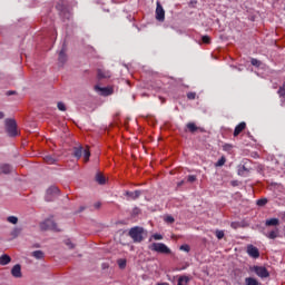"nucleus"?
<instances>
[{
	"mask_svg": "<svg viewBox=\"0 0 285 285\" xmlns=\"http://www.w3.org/2000/svg\"><path fill=\"white\" fill-rule=\"evenodd\" d=\"M4 130L8 137H19V131L17 130V120L12 118H7L4 120Z\"/></svg>",
	"mask_w": 285,
	"mask_h": 285,
	"instance_id": "f257e3e1",
	"label": "nucleus"
},
{
	"mask_svg": "<svg viewBox=\"0 0 285 285\" xmlns=\"http://www.w3.org/2000/svg\"><path fill=\"white\" fill-rule=\"evenodd\" d=\"M73 157H76V159H81V157H83L85 161H89L90 149H88V147L83 148V146L78 145L73 147Z\"/></svg>",
	"mask_w": 285,
	"mask_h": 285,
	"instance_id": "f03ea898",
	"label": "nucleus"
},
{
	"mask_svg": "<svg viewBox=\"0 0 285 285\" xmlns=\"http://www.w3.org/2000/svg\"><path fill=\"white\" fill-rule=\"evenodd\" d=\"M149 250L160 253V255H170V253H173V250H170L164 243H153L149 245Z\"/></svg>",
	"mask_w": 285,
	"mask_h": 285,
	"instance_id": "7ed1b4c3",
	"label": "nucleus"
},
{
	"mask_svg": "<svg viewBox=\"0 0 285 285\" xmlns=\"http://www.w3.org/2000/svg\"><path fill=\"white\" fill-rule=\"evenodd\" d=\"M129 237L134 239L135 244H140V242H144V228L132 227L129 230Z\"/></svg>",
	"mask_w": 285,
	"mask_h": 285,
	"instance_id": "20e7f679",
	"label": "nucleus"
},
{
	"mask_svg": "<svg viewBox=\"0 0 285 285\" xmlns=\"http://www.w3.org/2000/svg\"><path fill=\"white\" fill-rule=\"evenodd\" d=\"M41 230H56L59 232L57 223L52 218H49L40 224Z\"/></svg>",
	"mask_w": 285,
	"mask_h": 285,
	"instance_id": "39448f33",
	"label": "nucleus"
},
{
	"mask_svg": "<svg viewBox=\"0 0 285 285\" xmlns=\"http://www.w3.org/2000/svg\"><path fill=\"white\" fill-rule=\"evenodd\" d=\"M59 195V187L57 186H51L47 189L46 191V202H52V199H55V197H58Z\"/></svg>",
	"mask_w": 285,
	"mask_h": 285,
	"instance_id": "423d86ee",
	"label": "nucleus"
},
{
	"mask_svg": "<svg viewBox=\"0 0 285 285\" xmlns=\"http://www.w3.org/2000/svg\"><path fill=\"white\" fill-rule=\"evenodd\" d=\"M250 271H253L254 273H256V275L258 277H262V278H266V277H269V273H268V269H266V267H263V266H254L250 268Z\"/></svg>",
	"mask_w": 285,
	"mask_h": 285,
	"instance_id": "0eeeda50",
	"label": "nucleus"
},
{
	"mask_svg": "<svg viewBox=\"0 0 285 285\" xmlns=\"http://www.w3.org/2000/svg\"><path fill=\"white\" fill-rule=\"evenodd\" d=\"M156 19L157 21H164L166 19V11L164 10V7H161V3L157 2L156 7Z\"/></svg>",
	"mask_w": 285,
	"mask_h": 285,
	"instance_id": "6e6552de",
	"label": "nucleus"
},
{
	"mask_svg": "<svg viewBox=\"0 0 285 285\" xmlns=\"http://www.w3.org/2000/svg\"><path fill=\"white\" fill-rule=\"evenodd\" d=\"M42 159L46 164H49L50 166L57 164L59 161V156L57 155H45L42 156Z\"/></svg>",
	"mask_w": 285,
	"mask_h": 285,
	"instance_id": "1a4fd4ad",
	"label": "nucleus"
},
{
	"mask_svg": "<svg viewBox=\"0 0 285 285\" xmlns=\"http://www.w3.org/2000/svg\"><path fill=\"white\" fill-rule=\"evenodd\" d=\"M247 255H249V257H253L254 259H257L259 257V249L253 245H248Z\"/></svg>",
	"mask_w": 285,
	"mask_h": 285,
	"instance_id": "9d476101",
	"label": "nucleus"
},
{
	"mask_svg": "<svg viewBox=\"0 0 285 285\" xmlns=\"http://www.w3.org/2000/svg\"><path fill=\"white\" fill-rule=\"evenodd\" d=\"M96 90H97L98 92H100V95H101L102 97H108V96L112 95V88H110V87H104V88H101V87H99V86H96Z\"/></svg>",
	"mask_w": 285,
	"mask_h": 285,
	"instance_id": "9b49d317",
	"label": "nucleus"
},
{
	"mask_svg": "<svg viewBox=\"0 0 285 285\" xmlns=\"http://www.w3.org/2000/svg\"><path fill=\"white\" fill-rule=\"evenodd\" d=\"M265 237H267V239H277V237H279V228L275 227L274 229L265 233Z\"/></svg>",
	"mask_w": 285,
	"mask_h": 285,
	"instance_id": "f8f14e48",
	"label": "nucleus"
},
{
	"mask_svg": "<svg viewBox=\"0 0 285 285\" xmlns=\"http://www.w3.org/2000/svg\"><path fill=\"white\" fill-rule=\"evenodd\" d=\"M11 275L12 277H22V274H21V265L17 264L14 265L12 268H11Z\"/></svg>",
	"mask_w": 285,
	"mask_h": 285,
	"instance_id": "ddd939ff",
	"label": "nucleus"
},
{
	"mask_svg": "<svg viewBox=\"0 0 285 285\" xmlns=\"http://www.w3.org/2000/svg\"><path fill=\"white\" fill-rule=\"evenodd\" d=\"M12 262V258L8 254H3L0 256V266H8Z\"/></svg>",
	"mask_w": 285,
	"mask_h": 285,
	"instance_id": "4468645a",
	"label": "nucleus"
},
{
	"mask_svg": "<svg viewBox=\"0 0 285 285\" xmlns=\"http://www.w3.org/2000/svg\"><path fill=\"white\" fill-rule=\"evenodd\" d=\"M66 61H68V55H66V50L62 49L59 52L58 62L60 66H63L66 63Z\"/></svg>",
	"mask_w": 285,
	"mask_h": 285,
	"instance_id": "2eb2a0df",
	"label": "nucleus"
},
{
	"mask_svg": "<svg viewBox=\"0 0 285 285\" xmlns=\"http://www.w3.org/2000/svg\"><path fill=\"white\" fill-rule=\"evenodd\" d=\"M111 73L109 70L99 69L98 70V79H110Z\"/></svg>",
	"mask_w": 285,
	"mask_h": 285,
	"instance_id": "dca6fc26",
	"label": "nucleus"
},
{
	"mask_svg": "<svg viewBox=\"0 0 285 285\" xmlns=\"http://www.w3.org/2000/svg\"><path fill=\"white\" fill-rule=\"evenodd\" d=\"M21 233H23L22 227H14L10 233L11 239H17V237H19V235H21Z\"/></svg>",
	"mask_w": 285,
	"mask_h": 285,
	"instance_id": "f3484780",
	"label": "nucleus"
},
{
	"mask_svg": "<svg viewBox=\"0 0 285 285\" xmlns=\"http://www.w3.org/2000/svg\"><path fill=\"white\" fill-rule=\"evenodd\" d=\"M126 195L129 199H139L141 197V190L127 191Z\"/></svg>",
	"mask_w": 285,
	"mask_h": 285,
	"instance_id": "a211bd4d",
	"label": "nucleus"
},
{
	"mask_svg": "<svg viewBox=\"0 0 285 285\" xmlns=\"http://www.w3.org/2000/svg\"><path fill=\"white\" fill-rule=\"evenodd\" d=\"M246 129V122H240L235 127L234 137H237L243 130Z\"/></svg>",
	"mask_w": 285,
	"mask_h": 285,
	"instance_id": "6ab92c4d",
	"label": "nucleus"
},
{
	"mask_svg": "<svg viewBox=\"0 0 285 285\" xmlns=\"http://www.w3.org/2000/svg\"><path fill=\"white\" fill-rule=\"evenodd\" d=\"M265 226H279L278 218H271L265 222Z\"/></svg>",
	"mask_w": 285,
	"mask_h": 285,
	"instance_id": "aec40b11",
	"label": "nucleus"
},
{
	"mask_svg": "<svg viewBox=\"0 0 285 285\" xmlns=\"http://www.w3.org/2000/svg\"><path fill=\"white\" fill-rule=\"evenodd\" d=\"M238 175H240V177H246V175H248V169L246 168V166H238Z\"/></svg>",
	"mask_w": 285,
	"mask_h": 285,
	"instance_id": "412c9836",
	"label": "nucleus"
},
{
	"mask_svg": "<svg viewBox=\"0 0 285 285\" xmlns=\"http://www.w3.org/2000/svg\"><path fill=\"white\" fill-rule=\"evenodd\" d=\"M0 168L3 175H10V173H12V167L10 165H2Z\"/></svg>",
	"mask_w": 285,
	"mask_h": 285,
	"instance_id": "4be33fe9",
	"label": "nucleus"
},
{
	"mask_svg": "<svg viewBox=\"0 0 285 285\" xmlns=\"http://www.w3.org/2000/svg\"><path fill=\"white\" fill-rule=\"evenodd\" d=\"M188 282H190V278L188 276H180L178 278L177 285H188Z\"/></svg>",
	"mask_w": 285,
	"mask_h": 285,
	"instance_id": "5701e85b",
	"label": "nucleus"
},
{
	"mask_svg": "<svg viewBox=\"0 0 285 285\" xmlns=\"http://www.w3.org/2000/svg\"><path fill=\"white\" fill-rule=\"evenodd\" d=\"M245 285H259V282L253 277L245 278Z\"/></svg>",
	"mask_w": 285,
	"mask_h": 285,
	"instance_id": "b1692460",
	"label": "nucleus"
},
{
	"mask_svg": "<svg viewBox=\"0 0 285 285\" xmlns=\"http://www.w3.org/2000/svg\"><path fill=\"white\" fill-rule=\"evenodd\" d=\"M96 180H97L98 184H100V185L106 184V177H104V175H101V174H97V175H96Z\"/></svg>",
	"mask_w": 285,
	"mask_h": 285,
	"instance_id": "393cba45",
	"label": "nucleus"
},
{
	"mask_svg": "<svg viewBox=\"0 0 285 285\" xmlns=\"http://www.w3.org/2000/svg\"><path fill=\"white\" fill-rule=\"evenodd\" d=\"M7 222H9V224H19V218L17 216H9Z\"/></svg>",
	"mask_w": 285,
	"mask_h": 285,
	"instance_id": "a878e982",
	"label": "nucleus"
},
{
	"mask_svg": "<svg viewBox=\"0 0 285 285\" xmlns=\"http://www.w3.org/2000/svg\"><path fill=\"white\" fill-rule=\"evenodd\" d=\"M187 128H188L189 132H196L197 125H195L194 122H188Z\"/></svg>",
	"mask_w": 285,
	"mask_h": 285,
	"instance_id": "bb28decb",
	"label": "nucleus"
},
{
	"mask_svg": "<svg viewBox=\"0 0 285 285\" xmlns=\"http://www.w3.org/2000/svg\"><path fill=\"white\" fill-rule=\"evenodd\" d=\"M153 239H155L156 242H159V240L164 239V236L161 234H154V235H151L149 242H153Z\"/></svg>",
	"mask_w": 285,
	"mask_h": 285,
	"instance_id": "cd10ccee",
	"label": "nucleus"
},
{
	"mask_svg": "<svg viewBox=\"0 0 285 285\" xmlns=\"http://www.w3.org/2000/svg\"><path fill=\"white\" fill-rule=\"evenodd\" d=\"M268 204V199L262 198L257 200V206H266Z\"/></svg>",
	"mask_w": 285,
	"mask_h": 285,
	"instance_id": "c85d7f7f",
	"label": "nucleus"
},
{
	"mask_svg": "<svg viewBox=\"0 0 285 285\" xmlns=\"http://www.w3.org/2000/svg\"><path fill=\"white\" fill-rule=\"evenodd\" d=\"M118 266L121 269L126 268V259L124 258L118 259Z\"/></svg>",
	"mask_w": 285,
	"mask_h": 285,
	"instance_id": "c756f323",
	"label": "nucleus"
},
{
	"mask_svg": "<svg viewBox=\"0 0 285 285\" xmlns=\"http://www.w3.org/2000/svg\"><path fill=\"white\" fill-rule=\"evenodd\" d=\"M215 234L217 239H224V230L217 229Z\"/></svg>",
	"mask_w": 285,
	"mask_h": 285,
	"instance_id": "7c9ffc66",
	"label": "nucleus"
},
{
	"mask_svg": "<svg viewBox=\"0 0 285 285\" xmlns=\"http://www.w3.org/2000/svg\"><path fill=\"white\" fill-rule=\"evenodd\" d=\"M250 63H252V66H256L257 68H259V66H262V62L255 58L252 59Z\"/></svg>",
	"mask_w": 285,
	"mask_h": 285,
	"instance_id": "2f4dec72",
	"label": "nucleus"
},
{
	"mask_svg": "<svg viewBox=\"0 0 285 285\" xmlns=\"http://www.w3.org/2000/svg\"><path fill=\"white\" fill-rule=\"evenodd\" d=\"M224 164H226V158H225V157H222V158L216 163V166H217V167H222V166H224Z\"/></svg>",
	"mask_w": 285,
	"mask_h": 285,
	"instance_id": "473e14b6",
	"label": "nucleus"
},
{
	"mask_svg": "<svg viewBox=\"0 0 285 285\" xmlns=\"http://www.w3.org/2000/svg\"><path fill=\"white\" fill-rule=\"evenodd\" d=\"M180 250H184L185 253H190V246L188 245H181Z\"/></svg>",
	"mask_w": 285,
	"mask_h": 285,
	"instance_id": "72a5a7b5",
	"label": "nucleus"
},
{
	"mask_svg": "<svg viewBox=\"0 0 285 285\" xmlns=\"http://www.w3.org/2000/svg\"><path fill=\"white\" fill-rule=\"evenodd\" d=\"M187 181H189L190 184H193L194 181H197V177L194 175H190L187 177Z\"/></svg>",
	"mask_w": 285,
	"mask_h": 285,
	"instance_id": "f704fd0d",
	"label": "nucleus"
},
{
	"mask_svg": "<svg viewBox=\"0 0 285 285\" xmlns=\"http://www.w3.org/2000/svg\"><path fill=\"white\" fill-rule=\"evenodd\" d=\"M58 110H61L62 112H65L66 105L63 102H58Z\"/></svg>",
	"mask_w": 285,
	"mask_h": 285,
	"instance_id": "c9c22d12",
	"label": "nucleus"
},
{
	"mask_svg": "<svg viewBox=\"0 0 285 285\" xmlns=\"http://www.w3.org/2000/svg\"><path fill=\"white\" fill-rule=\"evenodd\" d=\"M66 246H69V248H75V244H72V240L71 239H67L65 242Z\"/></svg>",
	"mask_w": 285,
	"mask_h": 285,
	"instance_id": "e433bc0d",
	"label": "nucleus"
},
{
	"mask_svg": "<svg viewBox=\"0 0 285 285\" xmlns=\"http://www.w3.org/2000/svg\"><path fill=\"white\" fill-rule=\"evenodd\" d=\"M165 222H168V224H173V223H175V218L173 216H167L165 218Z\"/></svg>",
	"mask_w": 285,
	"mask_h": 285,
	"instance_id": "4c0bfd02",
	"label": "nucleus"
},
{
	"mask_svg": "<svg viewBox=\"0 0 285 285\" xmlns=\"http://www.w3.org/2000/svg\"><path fill=\"white\" fill-rule=\"evenodd\" d=\"M202 39H203V43H210V37L204 36Z\"/></svg>",
	"mask_w": 285,
	"mask_h": 285,
	"instance_id": "58836bf2",
	"label": "nucleus"
},
{
	"mask_svg": "<svg viewBox=\"0 0 285 285\" xmlns=\"http://www.w3.org/2000/svg\"><path fill=\"white\" fill-rule=\"evenodd\" d=\"M223 150H227V151H228V150H233V146L226 144V145L223 146Z\"/></svg>",
	"mask_w": 285,
	"mask_h": 285,
	"instance_id": "ea45409f",
	"label": "nucleus"
},
{
	"mask_svg": "<svg viewBox=\"0 0 285 285\" xmlns=\"http://www.w3.org/2000/svg\"><path fill=\"white\" fill-rule=\"evenodd\" d=\"M195 97H197V95L195 92L187 94L188 99H195Z\"/></svg>",
	"mask_w": 285,
	"mask_h": 285,
	"instance_id": "a19ab883",
	"label": "nucleus"
},
{
	"mask_svg": "<svg viewBox=\"0 0 285 285\" xmlns=\"http://www.w3.org/2000/svg\"><path fill=\"white\" fill-rule=\"evenodd\" d=\"M43 257V252L37 250V259H42Z\"/></svg>",
	"mask_w": 285,
	"mask_h": 285,
	"instance_id": "79ce46f5",
	"label": "nucleus"
},
{
	"mask_svg": "<svg viewBox=\"0 0 285 285\" xmlns=\"http://www.w3.org/2000/svg\"><path fill=\"white\" fill-rule=\"evenodd\" d=\"M109 267H110V265H109L108 263H102V264H101L102 271H106V269L109 268Z\"/></svg>",
	"mask_w": 285,
	"mask_h": 285,
	"instance_id": "37998d69",
	"label": "nucleus"
},
{
	"mask_svg": "<svg viewBox=\"0 0 285 285\" xmlns=\"http://www.w3.org/2000/svg\"><path fill=\"white\" fill-rule=\"evenodd\" d=\"M7 97H11V95H17V91H14V90H9V91H7Z\"/></svg>",
	"mask_w": 285,
	"mask_h": 285,
	"instance_id": "c03bdc74",
	"label": "nucleus"
},
{
	"mask_svg": "<svg viewBox=\"0 0 285 285\" xmlns=\"http://www.w3.org/2000/svg\"><path fill=\"white\" fill-rule=\"evenodd\" d=\"M3 117H6V115L3 114V111H0V119H3Z\"/></svg>",
	"mask_w": 285,
	"mask_h": 285,
	"instance_id": "a18cd8bd",
	"label": "nucleus"
},
{
	"mask_svg": "<svg viewBox=\"0 0 285 285\" xmlns=\"http://www.w3.org/2000/svg\"><path fill=\"white\" fill-rule=\"evenodd\" d=\"M32 257H37V250L31 253Z\"/></svg>",
	"mask_w": 285,
	"mask_h": 285,
	"instance_id": "49530a36",
	"label": "nucleus"
},
{
	"mask_svg": "<svg viewBox=\"0 0 285 285\" xmlns=\"http://www.w3.org/2000/svg\"><path fill=\"white\" fill-rule=\"evenodd\" d=\"M178 186H184V180L179 181Z\"/></svg>",
	"mask_w": 285,
	"mask_h": 285,
	"instance_id": "de8ad7c7",
	"label": "nucleus"
},
{
	"mask_svg": "<svg viewBox=\"0 0 285 285\" xmlns=\"http://www.w3.org/2000/svg\"><path fill=\"white\" fill-rule=\"evenodd\" d=\"M157 285H166V284H164V283H158Z\"/></svg>",
	"mask_w": 285,
	"mask_h": 285,
	"instance_id": "09e8293b",
	"label": "nucleus"
}]
</instances>
